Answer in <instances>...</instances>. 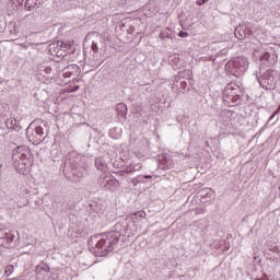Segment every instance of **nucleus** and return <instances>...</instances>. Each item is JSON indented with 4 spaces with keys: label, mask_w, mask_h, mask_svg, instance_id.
<instances>
[{
    "label": "nucleus",
    "mask_w": 280,
    "mask_h": 280,
    "mask_svg": "<svg viewBox=\"0 0 280 280\" xmlns=\"http://www.w3.org/2000/svg\"><path fill=\"white\" fill-rule=\"evenodd\" d=\"M124 235L126 237V232L124 230H117V224H115L112 231L102 234V238L96 243V248L101 257H105L108 253H113L119 238Z\"/></svg>",
    "instance_id": "1"
},
{
    "label": "nucleus",
    "mask_w": 280,
    "mask_h": 280,
    "mask_svg": "<svg viewBox=\"0 0 280 280\" xmlns=\"http://www.w3.org/2000/svg\"><path fill=\"white\" fill-rule=\"evenodd\" d=\"M12 161L16 172L25 176L27 174V168L34 163V158L32 156L30 148L20 145L13 150Z\"/></svg>",
    "instance_id": "2"
},
{
    "label": "nucleus",
    "mask_w": 280,
    "mask_h": 280,
    "mask_svg": "<svg viewBox=\"0 0 280 280\" xmlns=\"http://www.w3.org/2000/svg\"><path fill=\"white\" fill-rule=\"evenodd\" d=\"M143 218H145L144 211L135 212L126 219L118 221L116 223V229L117 231H125L126 237H132L139 232V225H137V222H141Z\"/></svg>",
    "instance_id": "3"
},
{
    "label": "nucleus",
    "mask_w": 280,
    "mask_h": 280,
    "mask_svg": "<svg viewBox=\"0 0 280 280\" xmlns=\"http://www.w3.org/2000/svg\"><path fill=\"white\" fill-rule=\"evenodd\" d=\"M47 135H49V128H47L46 122H42V125L35 128L28 127L26 129V137L34 145H40L47 139Z\"/></svg>",
    "instance_id": "4"
},
{
    "label": "nucleus",
    "mask_w": 280,
    "mask_h": 280,
    "mask_svg": "<svg viewBox=\"0 0 280 280\" xmlns=\"http://www.w3.org/2000/svg\"><path fill=\"white\" fill-rule=\"evenodd\" d=\"M248 58L246 57H236L225 63V69L232 75H242L248 70Z\"/></svg>",
    "instance_id": "5"
},
{
    "label": "nucleus",
    "mask_w": 280,
    "mask_h": 280,
    "mask_svg": "<svg viewBox=\"0 0 280 280\" xmlns=\"http://www.w3.org/2000/svg\"><path fill=\"white\" fill-rule=\"evenodd\" d=\"M16 235L14 232L0 230V246L4 248H14L16 246Z\"/></svg>",
    "instance_id": "6"
},
{
    "label": "nucleus",
    "mask_w": 280,
    "mask_h": 280,
    "mask_svg": "<svg viewBox=\"0 0 280 280\" xmlns=\"http://www.w3.org/2000/svg\"><path fill=\"white\" fill-rule=\"evenodd\" d=\"M50 49H55V51L58 56H65V55H62V51H65V52L71 51V44L70 43L67 44L65 42L52 43L50 45Z\"/></svg>",
    "instance_id": "7"
},
{
    "label": "nucleus",
    "mask_w": 280,
    "mask_h": 280,
    "mask_svg": "<svg viewBox=\"0 0 280 280\" xmlns=\"http://www.w3.org/2000/svg\"><path fill=\"white\" fill-rule=\"evenodd\" d=\"M98 185H101L103 189L110 190L115 185V178L110 175H101L98 178Z\"/></svg>",
    "instance_id": "8"
},
{
    "label": "nucleus",
    "mask_w": 280,
    "mask_h": 280,
    "mask_svg": "<svg viewBox=\"0 0 280 280\" xmlns=\"http://www.w3.org/2000/svg\"><path fill=\"white\" fill-rule=\"evenodd\" d=\"M199 196L201 200H212V198L215 197V191H213L211 188H202L199 191Z\"/></svg>",
    "instance_id": "9"
},
{
    "label": "nucleus",
    "mask_w": 280,
    "mask_h": 280,
    "mask_svg": "<svg viewBox=\"0 0 280 280\" xmlns=\"http://www.w3.org/2000/svg\"><path fill=\"white\" fill-rule=\"evenodd\" d=\"M80 67H78V65H70L62 70V73L65 78H71V75H73V73H78Z\"/></svg>",
    "instance_id": "10"
},
{
    "label": "nucleus",
    "mask_w": 280,
    "mask_h": 280,
    "mask_svg": "<svg viewBox=\"0 0 280 280\" xmlns=\"http://www.w3.org/2000/svg\"><path fill=\"white\" fill-rule=\"evenodd\" d=\"M143 166L141 165V163H131L129 164L126 168H125V173L126 174H135V172H139L141 171Z\"/></svg>",
    "instance_id": "11"
},
{
    "label": "nucleus",
    "mask_w": 280,
    "mask_h": 280,
    "mask_svg": "<svg viewBox=\"0 0 280 280\" xmlns=\"http://www.w3.org/2000/svg\"><path fill=\"white\" fill-rule=\"evenodd\" d=\"M138 91H140V93L143 95H150V93H152V86L149 84H140L138 86Z\"/></svg>",
    "instance_id": "12"
},
{
    "label": "nucleus",
    "mask_w": 280,
    "mask_h": 280,
    "mask_svg": "<svg viewBox=\"0 0 280 280\" xmlns=\"http://www.w3.org/2000/svg\"><path fill=\"white\" fill-rule=\"evenodd\" d=\"M95 166L101 172H104V170H106V161H104V158H96L95 159Z\"/></svg>",
    "instance_id": "13"
},
{
    "label": "nucleus",
    "mask_w": 280,
    "mask_h": 280,
    "mask_svg": "<svg viewBox=\"0 0 280 280\" xmlns=\"http://www.w3.org/2000/svg\"><path fill=\"white\" fill-rule=\"evenodd\" d=\"M12 272H14V267L12 265L7 266L4 273L7 275V277H10V275H12Z\"/></svg>",
    "instance_id": "14"
},
{
    "label": "nucleus",
    "mask_w": 280,
    "mask_h": 280,
    "mask_svg": "<svg viewBox=\"0 0 280 280\" xmlns=\"http://www.w3.org/2000/svg\"><path fill=\"white\" fill-rule=\"evenodd\" d=\"M139 183H141V176H138L131 179V184L133 185V187H137Z\"/></svg>",
    "instance_id": "15"
},
{
    "label": "nucleus",
    "mask_w": 280,
    "mask_h": 280,
    "mask_svg": "<svg viewBox=\"0 0 280 280\" xmlns=\"http://www.w3.org/2000/svg\"><path fill=\"white\" fill-rule=\"evenodd\" d=\"M116 108L117 110H122V112L128 110V108L126 107V104L124 103L118 104Z\"/></svg>",
    "instance_id": "16"
},
{
    "label": "nucleus",
    "mask_w": 280,
    "mask_h": 280,
    "mask_svg": "<svg viewBox=\"0 0 280 280\" xmlns=\"http://www.w3.org/2000/svg\"><path fill=\"white\" fill-rule=\"evenodd\" d=\"M260 60H270V52H265L261 57Z\"/></svg>",
    "instance_id": "17"
},
{
    "label": "nucleus",
    "mask_w": 280,
    "mask_h": 280,
    "mask_svg": "<svg viewBox=\"0 0 280 280\" xmlns=\"http://www.w3.org/2000/svg\"><path fill=\"white\" fill-rule=\"evenodd\" d=\"M178 36H180V38H187V37L189 36V34H187V32L180 31V32L178 33Z\"/></svg>",
    "instance_id": "18"
},
{
    "label": "nucleus",
    "mask_w": 280,
    "mask_h": 280,
    "mask_svg": "<svg viewBox=\"0 0 280 280\" xmlns=\"http://www.w3.org/2000/svg\"><path fill=\"white\" fill-rule=\"evenodd\" d=\"M42 270H43L44 272H46V273H49V267H48L47 265H44L43 267H40L39 272H40Z\"/></svg>",
    "instance_id": "19"
},
{
    "label": "nucleus",
    "mask_w": 280,
    "mask_h": 280,
    "mask_svg": "<svg viewBox=\"0 0 280 280\" xmlns=\"http://www.w3.org/2000/svg\"><path fill=\"white\" fill-rule=\"evenodd\" d=\"M209 0H197V5H205Z\"/></svg>",
    "instance_id": "20"
},
{
    "label": "nucleus",
    "mask_w": 280,
    "mask_h": 280,
    "mask_svg": "<svg viewBox=\"0 0 280 280\" xmlns=\"http://www.w3.org/2000/svg\"><path fill=\"white\" fill-rule=\"evenodd\" d=\"M92 51H97V43H92Z\"/></svg>",
    "instance_id": "21"
},
{
    "label": "nucleus",
    "mask_w": 280,
    "mask_h": 280,
    "mask_svg": "<svg viewBox=\"0 0 280 280\" xmlns=\"http://www.w3.org/2000/svg\"><path fill=\"white\" fill-rule=\"evenodd\" d=\"M136 156H138V159H143V155H141L140 153H138L137 151L135 152Z\"/></svg>",
    "instance_id": "22"
},
{
    "label": "nucleus",
    "mask_w": 280,
    "mask_h": 280,
    "mask_svg": "<svg viewBox=\"0 0 280 280\" xmlns=\"http://www.w3.org/2000/svg\"><path fill=\"white\" fill-rule=\"evenodd\" d=\"M180 85L185 89V86H187V82H182Z\"/></svg>",
    "instance_id": "23"
},
{
    "label": "nucleus",
    "mask_w": 280,
    "mask_h": 280,
    "mask_svg": "<svg viewBox=\"0 0 280 280\" xmlns=\"http://www.w3.org/2000/svg\"><path fill=\"white\" fill-rule=\"evenodd\" d=\"M143 178H152V175H144Z\"/></svg>",
    "instance_id": "24"
},
{
    "label": "nucleus",
    "mask_w": 280,
    "mask_h": 280,
    "mask_svg": "<svg viewBox=\"0 0 280 280\" xmlns=\"http://www.w3.org/2000/svg\"><path fill=\"white\" fill-rule=\"evenodd\" d=\"M32 137H36V132L33 129V132H31Z\"/></svg>",
    "instance_id": "25"
},
{
    "label": "nucleus",
    "mask_w": 280,
    "mask_h": 280,
    "mask_svg": "<svg viewBox=\"0 0 280 280\" xmlns=\"http://www.w3.org/2000/svg\"><path fill=\"white\" fill-rule=\"evenodd\" d=\"M167 170H172V164L166 165Z\"/></svg>",
    "instance_id": "26"
},
{
    "label": "nucleus",
    "mask_w": 280,
    "mask_h": 280,
    "mask_svg": "<svg viewBox=\"0 0 280 280\" xmlns=\"http://www.w3.org/2000/svg\"><path fill=\"white\" fill-rule=\"evenodd\" d=\"M275 118V114H272V116L269 118V121L271 120V119H273Z\"/></svg>",
    "instance_id": "27"
},
{
    "label": "nucleus",
    "mask_w": 280,
    "mask_h": 280,
    "mask_svg": "<svg viewBox=\"0 0 280 280\" xmlns=\"http://www.w3.org/2000/svg\"><path fill=\"white\" fill-rule=\"evenodd\" d=\"M40 270V267L39 266H37V268H36V272H38Z\"/></svg>",
    "instance_id": "28"
},
{
    "label": "nucleus",
    "mask_w": 280,
    "mask_h": 280,
    "mask_svg": "<svg viewBox=\"0 0 280 280\" xmlns=\"http://www.w3.org/2000/svg\"><path fill=\"white\" fill-rule=\"evenodd\" d=\"M229 248H230V247H229V246H226V247H225V250H229Z\"/></svg>",
    "instance_id": "29"
},
{
    "label": "nucleus",
    "mask_w": 280,
    "mask_h": 280,
    "mask_svg": "<svg viewBox=\"0 0 280 280\" xmlns=\"http://www.w3.org/2000/svg\"><path fill=\"white\" fill-rule=\"evenodd\" d=\"M234 34H235V36H237V31H235V33H234Z\"/></svg>",
    "instance_id": "30"
}]
</instances>
